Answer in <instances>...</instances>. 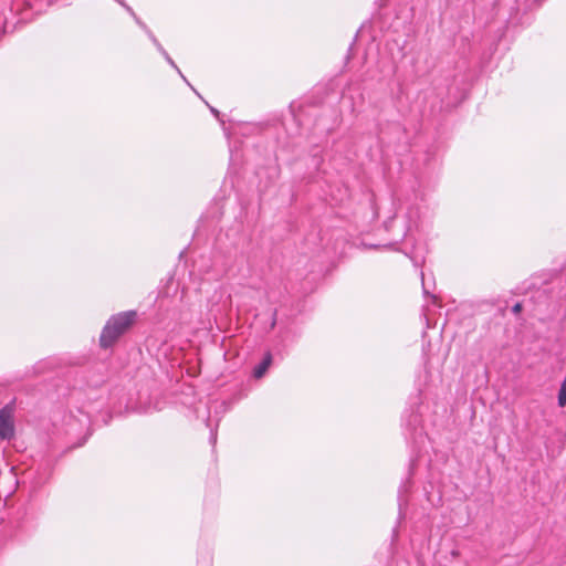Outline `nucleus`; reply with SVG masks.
I'll use <instances>...</instances> for the list:
<instances>
[{"instance_id": "nucleus-2", "label": "nucleus", "mask_w": 566, "mask_h": 566, "mask_svg": "<svg viewBox=\"0 0 566 566\" xmlns=\"http://www.w3.org/2000/svg\"><path fill=\"white\" fill-rule=\"evenodd\" d=\"M14 436L13 409L4 406L0 409V438L10 440Z\"/></svg>"}, {"instance_id": "nucleus-1", "label": "nucleus", "mask_w": 566, "mask_h": 566, "mask_svg": "<svg viewBox=\"0 0 566 566\" xmlns=\"http://www.w3.org/2000/svg\"><path fill=\"white\" fill-rule=\"evenodd\" d=\"M135 312H124L108 319L101 334V346L107 348L133 324Z\"/></svg>"}, {"instance_id": "nucleus-6", "label": "nucleus", "mask_w": 566, "mask_h": 566, "mask_svg": "<svg viewBox=\"0 0 566 566\" xmlns=\"http://www.w3.org/2000/svg\"><path fill=\"white\" fill-rule=\"evenodd\" d=\"M167 60L169 61V63H170L171 65H174V66H175L174 61H172L169 56H167Z\"/></svg>"}, {"instance_id": "nucleus-4", "label": "nucleus", "mask_w": 566, "mask_h": 566, "mask_svg": "<svg viewBox=\"0 0 566 566\" xmlns=\"http://www.w3.org/2000/svg\"><path fill=\"white\" fill-rule=\"evenodd\" d=\"M558 406L562 408L566 406V377L562 381L560 388L558 391Z\"/></svg>"}, {"instance_id": "nucleus-3", "label": "nucleus", "mask_w": 566, "mask_h": 566, "mask_svg": "<svg viewBox=\"0 0 566 566\" xmlns=\"http://www.w3.org/2000/svg\"><path fill=\"white\" fill-rule=\"evenodd\" d=\"M271 355H266V357L259 364V366L255 367L254 369V377L255 378H261L264 373L266 371V369L269 368V366L271 365Z\"/></svg>"}, {"instance_id": "nucleus-5", "label": "nucleus", "mask_w": 566, "mask_h": 566, "mask_svg": "<svg viewBox=\"0 0 566 566\" xmlns=\"http://www.w3.org/2000/svg\"><path fill=\"white\" fill-rule=\"evenodd\" d=\"M521 311H522V304H521V303H516V304L512 307V312H513V313H515V314H518Z\"/></svg>"}]
</instances>
